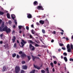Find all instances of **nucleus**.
Returning a JSON list of instances; mask_svg holds the SVG:
<instances>
[{
    "instance_id": "obj_1",
    "label": "nucleus",
    "mask_w": 73,
    "mask_h": 73,
    "mask_svg": "<svg viewBox=\"0 0 73 73\" xmlns=\"http://www.w3.org/2000/svg\"><path fill=\"white\" fill-rule=\"evenodd\" d=\"M19 53L20 54H21V57L22 59H24L25 58L27 57V55L24 52H23L22 51H20L19 52Z\"/></svg>"
},
{
    "instance_id": "obj_2",
    "label": "nucleus",
    "mask_w": 73,
    "mask_h": 73,
    "mask_svg": "<svg viewBox=\"0 0 73 73\" xmlns=\"http://www.w3.org/2000/svg\"><path fill=\"white\" fill-rule=\"evenodd\" d=\"M11 17L12 19L14 20V23H15L16 26H17V23L16 21V19H15L16 18V16L14 14H12L11 15Z\"/></svg>"
},
{
    "instance_id": "obj_3",
    "label": "nucleus",
    "mask_w": 73,
    "mask_h": 73,
    "mask_svg": "<svg viewBox=\"0 0 73 73\" xmlns=\"http://www.w3.org/2000/svg\"><path fill=\"white\" fill-rule=\"evenodd\" d=\"M29 43H31L32 44H35V46L36 47H38V46H40V45L36 43L35 42H33V41L31 40H29L28 41Z\"/></svg>"
},
{
    "instance_id": "obj_4",
    "label": "nucleus",
    "mask_w": 73,
    "mask_h": 73,
    "mask_svg": "<svg viewBox=\"0 0 73 73\" xmlns=\"http://www.w3.org/2000/svg\"><path fill=\"white\" fill-rule=\"evenodd\" d=\"M22 42H21V45H20V47H21V48H22V47H24V45L27 43V42L26 41H24V40L23 39H22L21 40Z\"/></svg>"
},
{
    "instance_id": "obj_5",
    "label": "nucleus",
    "mask_w": 73,
    "mask_h": 73,
    "mask_svg": "<svg viewBox=\"0 0 73 73\" xmlns=\"http://www.w3.org/2000/svg\"><path fill=\"white\" fill-rule=\"evenodd\" d=\"M67 51L69 53L71 52V49L70 48V45L68 44L67 45Z\"/></svg>"
},
{
    "instance_id": "obj_6",
    "label": "nucleus",
    "mask_w": 73,
    "mask_h": 73,
    "mask_svg": "<svg viewBox=\"0 0 73 73\" xmlns=\"http://www.w3.org/2000/svg\"><path fill=\"white\" fill-rule=\"evenodd\" d=\"M29 48L30 49H31L32 51H33V50H35V47L32 45V44H30L29 45Z\"/></svg>"
},
{
    "instance_id": "obj_7",
    "label": "nucleus",
    "mask_w": 73,
    "mask_h": 73,
    "mask_svg": "<svg viewBox=\"0 0 73 73\" xmlns=\"http://www.w3.org/2000/svg\"><path fill=\"white\" fill-rule=\"evenodd\" d=\"M31 56L32 57L33 61H35V59H36V58H37V59H39V60H40V58L38 57H37L36 56H34L33 55H32Z\"/></svg>"
},
{
    "instance_id": "obj_8",
    "label": "nucleus",
    "mask_w": 73,
    "mask_h": 73,
    "mask_svg": "<svg viewBox=\"0 0 73 73\" xmlns=\"http://www.w3.org/2000/svg\"><path fill=\"white\" fill-rule=\"evenodd\" d=\"M16 73H19V66H16L15 68Z\"/></svg>"
},
{
    "instance_id": "obj_9",
    "label": "nucleus",
    "mask_w": 73,
    "mask_h": 73,
    "mask_svg": "<svg viewBox=\"0 0 73 73\" xmlns=\"http://www.w3.org/2000/svg\"><path fill=\"white\" fill-rule=\"evenodd\" d=\"M37 9H38V10H44V8H43V7H42V6H39L37 7Z\"/></svg>"
},
{
    "instance_id": "obj_10",
    "label": "nucleus",
    "mask_w": 73,
    "mask_h": 73,
    "mask_svg": "<svg viewBox=\"0 0 73 73\" xmlns=\"http://www.w3.org/2000/svg\"><path fill=\"white\" fill-rule=\"evenodd\" d=\"M27 17L28 18V19H31L32 17V15L30 14H27Z\"/></svg>"
},
{
    "instance_id": "obj_11",
    "label": "nucleus",
    "mask_w": 73,
    "mask_h": 73,
    "mask_svg": "<svg viewBox=\"0 0 73 73\" xmlns=\"http://www.w3.org/2000/svg\"><path fill=\"white\" fill-rule=\"evenodd\" d=\"M8 29V27H7V26H5L3 28V32L4 31H5L6 32L7 29Z\"/></svg>"
},
{
    "instance_id": "obj_12",
    "label": "nucleus",
    "mask_w": 73,
    "mask_h": 73,
    "mask_svg": "<svg viewBox=\"0 0 73 73\" xmlns=\"http://www.w3.org/2000/svg\"><path fill=\"white\" fill-rule=\"evenodd\" d=\"M11 31V30L10 28H7L6 31V32L7 33H10V32Z\"/></svg>"
},
{
    "instance_id": "obj_13",
    "label": "nucleus",
    "mask_w": 73,
    "mask_h": 73,
    "mask_svg": "<svg viewBox=\"0 0 73 73\" xmlns=\"http://www.w3.org/2000/svg\"><path fill=\"white\" fill-rule=\"evenodd\" d=\"M34 67L35 68H36V69H37L38 70H39L40 69V67H38V66H36L35 65H34Z\"/></svg>"
},
{
    "instance_id": "obj_14",
    "label": "nucleus",
    "mask_w": 73,
    "mask_h": 73,
    "mask_svg": "<svg viewBox=\"0 0 73 73\" xmlns=\"http://www.w3.org/2000/svg\"><path fill=\"white\" fill-rule=\"evenodd\" d=\"M33 4L34 6H36L38 5V2L36 1H35L33 3Z\"/></svg>"
},
{
    "instance_id": "obj_15",
    "label": "nucleus",
    "mask_w": 73,
    "mask_h": 73,
    "mask_svg": "<svg viewBox=\"0 0 73 73\" xmlns=\"http://www.w3.org/2000/svg\"><path fill=\"white\" fill-rule=\"evenodd\" d=\"M16 40V37L15 36H14L13 37V38L12 39V40L13 41L12 42H15V40Z\"/></svg>"
},
{
    "instance_id": "obj_16",
    "label": "nucleus",
    "mask_w": 73,
    "mask_h": 73,
    "mask_svg": "<svg viewBox=\"0 0 73 73\" xmlns=\"http://www.w3.org/2000/svg\"><path fill=\"white\" fill-rule=\"evenodd\" d=\"M44 21H42V20H40L39 21V23H40V24H41L42 25H43V24H44Z\"/></svg>"
},
{
    "instance_id": "obj_17",
    "label": "nucleus",
    "mask_w": 73,
    "mask_h": 73,
    "mask_svg": "<svg viewBox=\"0 0 73 73\" xmlns=\"http://www.w3.org/2000/svg\"><path fill=\"white\" fill-rule=\"evenodd\" d=\"M5 23L4 22H3L2 25L1 26V27H2V28H3L4 27V26H5V25L4 24Z\"/></svg>"
},
{
    "instance_id": "obj_18",
    "label": "nucleus",
    "mask_w": 73,
    "mask_h": 73,
    "mask_svg": "<svg viewBox=\"0 0 73 73\" xmlns=\"http://www.w3.org/2000/svg\"><path fill=\"white\" fill-rule=\"evenodd\" d=\"M7 16L8 18V19H11V17H10V14H9V13H7Z\"/></svg>"
},
{
    "instance_id": "obj_19",
    "label": "nucleus",
    "mask_w": 73,
    "mask_h": 73,
    "mask_svg": "<svg viewBox=\"0 0 73 73\" xmlns=\"http://www.w3.org/2000/svg\"><path fill=\"white\" fill-rule=\"evenodd\" d=\"M27 66H22V68L23 69H27Z\"/></svg>"
},
{
    "instance_id": "obj_20",
    "label": "nucleus",
    "mask_w": 73,
    "mask_h": 73,
    "mask_svg": "<svg viewBox=\"0 0 73 73\" xmlns=\"http://www.w3.org/2000/svg\"><path fill=\"white\" fill-rule=\"evenodd\" d=\"M3 70H2L3 72H4V71H5V69H6V66H4L3 67Z\"/></svg>"
},
{
    "instance_id": "obj_21",
    "label": "nucleus",
    "mask_w": 73,
    "mask_h": 73,
    "mask_svg": "<svg viewBox=\"0 0 73 73\" xmlns=\"http://www.w3.org/2000/svg\"><path fill=\"white\" fill-rule=\"evenodd\" d=\"M64 59L66 62H67L68 61V59H67V58H66V57H64Z\"/></svg>"
},
{
    "instance_id": "obj_22",
    "label": "nucleus",
    "mask_w": 73,
    "mask_h": 73,
    "mask_svg": "<svg viewBox=\"0 0 73 73\" xmlns=\"http://www.w3.org/2000/svg\"><path fill=\"white\" fill-rule=\"evenodd\" d=\"M45 70L47 71V73H49V68H46Z\"/></svg>"
},
{
    "instance_id": "obj_23",
    "label": "nucleus",
    "mask_w": 73,
    "mask_h": 73,
    "mask_svg": "<svg viewBox=\"0 0 73 73\" xmlns=\"http://www.w3.org/2000/svg\"><path fill=\"white\" fill-rule=\"evenodd\" d=\"M4 14V12L0 11V15H3Z\"/></svg>"
},
{
    "instance_id": "obj_24",
    "label": "nucleus",
    "mask_w": 73,
    "mask_h": 73,
    "mask_svg": "<svg viewBox=\"0 0 73 73\" xmlns=\"http://www.w3.org/2000/svg\"><path fill=\"white\" fill-rule=\"evenodd\" d=\"M27 57L29 61V60H31V56H27Z\"/></svg>"
},
{
    "instance_id": "obj_25",
    "label": "nucleus",
    "mask_w": 73,
    "mask_h": 73,
    "mask_svg": "<svg viewBox=\"0 0 73 73\" xmlns=\"http://www.w3.org/2000/svg\"><path fill=\"white\" fill-rule=\"evenodd\" d=\"M22 28H23V26L20 25L19 26V29H21Z\"/></svg>"
},
{
    "instance_id": "obj_26",
    "label": "nucleus",
    "mask_w": 73,
    "mask_h": 73,
    "mask_svg": "<svg viewBox=\"0 0 73 73\" xmlns=\"http://www.w3.org/2000/svg\"><path fill=\"white\" fill-rule=\"evenodd\" d=\"M70 48L71 49H72V50H73V44H71L70 45Z\"/></svg>"
},
{
    "instance_id": "obj_27",
    "label": "nucleus",
    "mask_w": 73,
    "mask_h": 73,
    "mask_svg": "<svg viewBox=\"0 0 73 73\" xmlns=\"http://www.w3.org/2000/svg\"><path fill=\"white\" fill-rule=\"evenodd\" d=\"M0 32H3V29L1 27H0Z\"/></svg>"
},
{
    "instance_id": "obj_28",
    "label": "nucleus",
    "mask_w": 73,
    "mask_h": 73,
    "mask_svg": "<svg viewBox=\"0 0 73 73\" xmlns=\"http://www.w3.org/2000/svg\"><path fill=\"white\" fill-rule=\"evenodd\" d=\"M31 32L33 35H35V32L33 30H31Z\"/></svg>"
},
{
    "instance_id": "obj_29",
    "label": "nucleus",
    "mask_w": 73,
    "mask_h": 73,
    "mask_svg": "<svg viewBox=\"0 0 73 73\" xmlns=\"http://www.w3.org/2000/svg\"><path fill=\"white\" fill-rule=\"evenodd\" d=\"M50 65L52 66V67H54V66L53 65V63L51 62L50 63Z\"/></svg>"
},
{
    "instance_id": "obj_30",
    "label": "nucleus",
    "mask_w": 73,
    "mask_h": 73,
    "mask_svg": "<svg viewBox=\"0 0 73 73\" xmlns=\"http://www.w3.org/2000/svg\"><path fill=\"white\" fill-rule=\"evenodd\" d=\"M16 56V54L15 53L12 54V57H15Z\"/></svg>"
},
{
    "instance_id": "obj_31",
    "label": "nucleus",
    "mask_w": 73,
    "mask_h": 73,
    "mask_svg": "<svg viewBox=\"0 0 73 73\" xmlns=\"http://www.w3.org/2000/svg\"><path fill=\"white\" fill-rule=\"evenodd\" d=\"M63 55H64V56H67V53H66V52H64L63 53Z\"/></svg>"
},
{
    "instance_id": "obj_32",
    "label": "nucleus",
    "mask_w": 73,
    "mask_h": 73,
    "mask_svg": "<svg viewBox=\"0 0 73 73\" xmlns=\"http://www.w3.org/2000/svg\"><path fill=\"white\" fill-rule=\"evenodd\" d=\"M42 32L44 34V33H45V30L44 29L42 30Z\"/></svg>"
},
{
    "instance_id": "obj_33",
    "label": "nucleus",
    "mask_w": 73,
    "mask_h": 73,
    "mask_svg": "<svg viewBox=\"0 0 73 73\" xmlns=\"http://www.w3.org/2000/svg\"><path fill=\"white\" fill-rule=\"evenodd\" d=\"M41 73H45V71L44 70H41Z\"/></svg>"
},
{
    "instance_id": "obj_34",
    "label": "nucleus",
    "mask_w": 73,
    "mask_h": 73,
    "mask_svg": "<svg viewBox=\"0 0 73 73\" xmlns=\"http://www.w3.org/2000/svg\"><path fill=\"white\" fill-rule=\"evenodd\" d=\"M8 23L10 25L12 24V21H9Z\"/></svg>"
},
{
    "instance_id": "obj_35",
    "label": "nucleus",
    "mask_w": 73,
    "mask_h": 73,
    "mask_svg": "<svg viewBox=\"0 0 73 73\" xmlns=\"http://www.w3.org/2000/svg\"><path fill=\"white\" fill-rule=\"evenodd\" d=\"M21 73H25V71L23 70H21Z\"/></svg>"
},
{
    "instance_id": "obj_36",
    "label": "nucleus",
    "mask_w": 73,
    "mask_h": 73,
    "mask_svg": "<svg viewBox=\"0 0 73 73\" xmlns=\"http://www.w3.org/2000/svg\"><path fill=\"white\" fill-rule=\"evenodd\" d=\"M13 46L14 48H16L17 47V46H16V43H15L14 44Z\"/></svg>"
},
{
    "instance_id": "obj_37",
    "label": "nucleus",
    "mask_w": 73,
    "mask_h": 73,
    "mask_svg": "<svg viewBox=\"0 0 73 73\" xmlns=\"http://www.w3.org/2000/svg\"><path fill=\"white\" fill-rule=\"evenodd\" d=\"M3 46L4 47H5V48H7L8 47V45H5L4 46Z\"/></svg>"
},
{
    "instance_id": "obj_38",
    "label": "nucleus",
    "mask_w": 73,
    "mask_h": 73,
    "mask_svg": "<svg viewBox=\"0 0 73 73\" xmlns=\"http://www.w3.org/2000/svg\"><path fill=\"white\" fill-rule=\"evenodd\" d=\"M59 45L60 46H64V44H63L60 43Z\"/></svg>"
},
{
    "instance_id": "obj_39",
    "label": "nucleus",
    "mask_w": 73,
    "mask_h": 73,
    "mask_svg": "<svg viewBox=\"0 0 73 73\" xmlns=\"http://www.w3.org/2000/svg\"><path fill=\"white\" fill-rule=\"evenodd\" d=\"M21 62L22 64H25V61H22Z\"/></svg>"
},
{
    "instance_id": "obj_40",
    "label": "nucleus",
    "mask_w": 73,
    "mask_h": 73,
    "mask_svg": "<svg viewBox=\"0 0 73 73\" xmlns=\"http://www.w3.org/2000/svg\"><path fill=\"white\" fill-rule=\"evenodd\" d=\"M62 49H63V50H65L66 49V48H64V47H62Z\"/></svg>"
},
{
    "instance_id": "obj_41",
    "label": "nucleus",
    "mask_w": 73,
    "mask_h": 73,
    "mask_svg": "<svg viewBox=\"0 0 73 73\" xmlns=\"http://www.w3.org/2000/svg\"><path fill=\"white\" fill-rule=\"evenodd\" d=\"M26 29H27V30H29V27L28 26H26Z\"/></svg>"
},
{
    "instance_id": "obj_42",
    "label": "nucleus",
    "mask_w": 73,
    "mask_h": 73,
    "mask_svg": "<svg viewBox=\"0 0 73 73\" xmlns=\"http://www.w3.org/2000/svg\"><path fill=\"white\" fill-rule=\"evenodd\" d=\"M31 28H34V25H33V24L31 25Z\"/></svg>"
},
{
    "instance_id": "obj_43",
    "label": "nucleus",
    "mask_w": 73,
    "mask_h": 73,
    "mask_svg": "<svg viewBox=\"0 0 73 73\" xmlns=\"http://www.w3.org/2000/svg\"><path fill=\"white\" fill-rule=\"evenodd\" d=\"M70 61H73V59L70 58Z\"/></svg>"
},
{
    "instance_id": "obj_44",
    "label": "nucleus",
    "mask_w": 73,
    "mask_h": 73,
    "mask_svg": "<svg viewBox=\"0 0 73 73\" xmlns=\"http://www.w3.org/2000/svg\"><path fill=\"white\" fill-rule=\"evenodd\" d=\"M30 37L31 38H33V36H32L31 35H30Z\"/></svg>"
},
{
    "instance_id": "obj_45",
    "label": "nucleus",
    "mask_w": 73,
    "mask_h": 73,
    "mask_svg": "<svg viewBox=\"0 0 73 73\" xmlns=\"http://www.w3.org/2000/svg\"><path fill=\"white\" fill-rule=\"evenodd\" d=\"M52 71L53 72H55V70L54 69V68H52Z\"/></svg>"
},
{
    "instance_id": "obj_46",
    "label": "nucleus",
    "mask_w": 73,
    "mask_h": 73,
    "mask_svg": "<svg viewBox=\"0 0 73 73\" xmlns=\"http://www.w3.org/2000/svg\"><path fill=\"white\" fill-rule=\"evenodd\" d=\"M54 64H57V62L56 61H55L54 62Z\"/></svg>"
},
{
    "instance_id": "obj_47",
    "label": "nucleus",
    "mask_w": 73,
    "mask_h": 73,
    "mask_svg": "<svg viewBox=\"0 0 73 73\" xmlns=\"http://www.w3.org/2000/svg\"><path fill=\"white\" fill-rule=\"evenodd\" d=\"M56 31H54L53 32H52V33L53 34H56Z\"/></svg>"
},
{
    "instance_id": "obj_48",
    "label": "nucleus",
    "mask_w": 73,
    "mask_h": 73,
    "mask_svg": "<svg viewBox=\"0 0 73 73\" xmlns=\"http://www.w3.org/2000/svg\"><path fill=\"white\" fill-rule=\"evenodd\" d=\"M13 29H15V28H16V26H15V25H14L13 27Z\"/></svg>"
},
{
    "instance_id": "obj_49",
    "label": "nucleus",
    "mask_w": 73,
    "mask_h": 73,
    "mask_svg": "<svg viewBox=\"0 0 73 73\" xmlns=\"http://www.w3.org/2000/svg\"><path fill=\"white\" fill-rule=\"evenodd\" d=\"M15 33V30H13L12 32V34H13V33Z\"/></svg>"
},
{
    "instance_id": "obj_50",
    "label": "nucleus",
    "mask_w": 73,
    "mask_h": 73,
    "mask_svg": "<svg viewBox=\"0 0 73 73\" xmlns=\"http://www.w3.org/2000/svg\"><path fill=\"white\" fill-rule=\"evenodd\" d=\"M2 21L1 19H0V25L1 24V23H2Z\"/></svg>"
},
{
    "instance_id": "obj_51",
    "label": "nucleus",
    "mask_w": 73,
    "mask_h": 73,
    "mask_svg": "<svg viewBox=\"0 0 73 73\" xmlns=\"http://www.w3.org/2000/svg\"><path fill=\"white\" fill-rule=\"evenodd\" d=\"M66 40H67V41H68V40H69V38H68V37L66 38Z\"/></svg>"
},
{
    "instance_id": "obj_52",
    "label": "nucleus",
    "mask_w": 73,
    "mask_h": 73,
    "mask_svg": "<svg viewBox=\"0 0 73 73\" xmlns=\"http://www.w3.org/2000/svg\"><path fill=\"white\" fill-rule=\"evenodd\" d=\"M58 52H61V49L59 48V49H58Z\"/></svg>"
},
{
    "instance_id": "obj_53",
    "label": "nucleus",
    "mask_w": 73,
    "mask_h": 73,
    "mask_svg": "<svg viewBox=\"0 0 73 73\" xmlns=\"http://www.w3.org/2000/svg\"><path fill=\"white\" fill-rule=\"evenodd\" d=\"M22 33V31L21 30H19V33Z\"/></svg>"
},
{
    "instance_id": "obj_54",
    "label": "nucleus",
    "mask_w": 73,
    "mask_h": 73,
    "mask_svg": "<svg viewBox=\"0 0 73 73\" xmlns=\"http://www.w3.org/2000/svg\"><path fill=\"white\" fill-rule=\"evenodd\" d=\"M53 57L54 58H56V57L54 56H53Z\"/></svg>"
},
{
    "instance_id": "obj_55",
    "label": "nucleus",
    "mask_w": 73,
    "mask_h": 73,
    "mask_svg": "<svg viewBox=\"0 0 73 73\" xmlns=\"http://www.w3.org/2000/svg\"><path fill=\"white\" fill-rule=\"evenodd\" d=\"M60 33L61 35H63V34H64V33L61 32V33Z\"/></svg>"
},
{
    "instance_id": "obj_56",
    "label": "nucleus",
    "mask_w": 73,
    "mask_h": 73,
    "mask_svg": "<svg viewBox=\"0 0 73 73\" xmlns=\"http://www.w3.org/2000/svg\"><path fill=\"white\" fill-rule=\"evenodd\" d=\"M54 42V40L53 39H52L51 41V42Z\"/></svg>"
},
{
    "instance_id": "obj_57",
    "label": "nucleus",
    "mask_w": 73,
    "mask_h": 73,
    "mask_svg": "<svg viewBox=\"0 0 73 73\" xmlns=\"http://www.w3.org/2000/svg\"><path fill=\"white\" fill-rule=\"evenodd\" d=\"M43 36L45 37H47V36L46 35H44Z\"/></svg>"
},
{
    "instance_id": "obj_58",
    "label": "nucleus",
    "mask_w": 73,
    "mask_h": 73,
    "mask_svg": "<svg viewBox=\"0 0 73 73\" xmlns=\"http://www.w3.org/2000/svg\"><path fill=\"white\" fill-rule=\"evenodd\" d=\"M36 24L37 25H39V23L38 22L36 23Z\"/></svg>"
},
{
    "instance_id": "obj_59",
    "label": "nucleus",
    "mask_w": 73,
    "mask_h": 73,
    "mask_svg": "<svg viewBox=\"0 0 73 73\" xmlns=\"http://www.w3.org/2000/svg\"><path fill=\"white\" fill-rule=\"evenodd\" d=\"M3 34H1V35H0V37H2V36H3Z\"/></svg>"
},
{
    "instance_id": "obj_60",
    "label": "nucleus",
    "mask_w": 73,
    "mask_h": 73,
    "mask_svg": "<svg viewBox=\"0 0 73 73\" xmlns=\"http://www.w3.org/2000/svg\"><path fill=\"white\" fill-rule=\"evenodd\" d=\"M0 43L1 44H3V41H0Z\"/></svg>"
},
{
    "instance_id": "obj_61",
    "label": "nucleus",
    "mask_w": 73,
    "mask_h": 73,
    "mask_svg": "<svg viewBox=\"0 0 73 73\" xmlns=\"http://www.w3.org/2000/svg\"><path fill=\"white\" fill-rule=\"evenodd\" d=\"M17 58H19V55L18 54L17 55Z\"/></svg>"
},
{
    "instance_id": "obj_62",
    "label": "nucleus",
    "mask_w": 73,
    "mask_h": 73,
    "mask_svg": "<svg viewBox=\"0 0 73 73\" xmlns=\"http://www.w3.org/2000/svg\"><path fill=\"white\" fill-rule=\"evenodd\" d=\"M61 58H62H62H63V56H62V55L61 56Z\"/></svg>"
},
{
    "instance_id": "obj_63",
    "label": "nucleus",
    "mask_w": 73,
    "mask_h": 73,
    "mask_svg": "<svg viewBox=\"0 0 73 73\" xmlns=\"http://www.w3.org/2000/svg\"><path fill=\"white\" fill-rule=\"evenodd\" d=\"M38 56L39 57H41V55H40V54H38Z\"/></svg>"
},
{
    "instance_id": "obj_64",
    "label": "nucleus",
    "mask_w": 73,
    "mask_h": 73,
    "mask_svg": "<svg viewBox=\"0 0 73 73\" xmlns=\"http://www.w3.org/2000/svg\"><path fill=\"white\" fill-rule=\"evenodd\" d=\"M72 39H73V35H72Z\"/></svg>"
}]
</instances>
